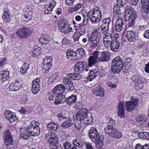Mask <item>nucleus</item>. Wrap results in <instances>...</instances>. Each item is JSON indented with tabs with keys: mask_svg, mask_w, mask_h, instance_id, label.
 I'll use <instances>...</instances> for the list:
<instances>
[{
	"mask_svg": "<svg viewBox=\"0 0 149 149\" xmlns=\"http://www.w3.org/2000/svg\"><path fill=\"white\" fill-rule=\"evenodd\" d=\"M69 77H65L63 79V82L65 84L66 89L69 91H72L75 89V86L73 82L70 79L73 80H79L82 78V76L78 73H71L68 74Z\"/></svg>",
	"mask_w": 149,
	"mask_h": 149,
	"instance_id": "obj_1",
	"label": "nucleus"
},
{
	"mask_svg": "<svg viewBox=\"0 0 149 149\" xmlns=\"http://www.w3.org/2000/svg\"><path fill=\"white\" fill-rule=\"evenodd\" d=\"M76 118L80 119L82 122L85 125L91 124L93 121L92 114L88 110L84 109L79 110L76 116Z\"/></svg>",
	"mask_w": 149,
	"mask_h": 149,
	"instance_id": "obj_2",
	"label": "nucleus"
},
{
	"mask_svg": "<svg viewBox=\"0 0 149 149\" xmlns=\"http://www.w3.org/2000/svg\"><path fill=\"white\" fill-rule=\"evenodd\" d=\"M87 15L89 17L91 22L93 24L98 23L102 18V12L100 8L95 6L90 10Z\"/></svg>",
	"mask_w": 149,
	"mask_h": 149,
	"instance_id": "obj_3",
	"label": "nucleus"
},
{
	"mask_svg": "<svg viewBox=\"0 0 149 149\" xmlns=\"http://www.w3.org/2000/svg\"><path fill=\"white\" fill-rule=\"evenodd\" d=\"M124 61L119 56H118L112 60L111 70L114 74H119L122 70Z\"/></svg>",
	"mask_w": 149,
	"mask_h": 149,
	"instance_id": "obj_4",
	"label": "nucleus"
},
{
	"mask_svg": "<svg viewBox=\"0 0 149 149\" xmlns=\"http://www.w3.org/2000/svg\"><path fill=\"white\" fill-rule=\"evenodd\" d=\"M125 10V20L128 21L127 24L128 27H132L135 24V20L137 15L135 12H133L130 7L127 6Z\"/></svg>",
	"mask_w": 149,
	"mask_h": 149,
	"instance_id": "obj_5",
	"label": "nucleus"
},
{
	"mask_svg": "<svg viewBox=\"0 0 149 149\" xmlns=\"http://www.w3.org/2000/svg\"><path fill=\"white\" fill-rule=\"evenodd\" d=\"M28 130L30 134L33 136H36L40 135V129L39 123L35 121L31 122L30 125L28 126Z\"/></svg>",
	"mask_w": 149,
	"mask_h": 149,
	"instance_id": "obj_6",
	"label": "nucleus"
},
{
	"mask_svg": "<svg viewBox=\"0 0 149 149\" xmlns=\"http://www.w3.org/2000/svg\"><path fill=\"white\" fill-rule=\"evenodd\" d=\"M104 131L106 133L114 139H119L122 137V134L121 132L112 125L107 126L104 128Z\"/></svg>",
	"mask_w": 149,
	"mask_h": 149,
	"instance_id": "obj_7",
	"label": "nucleus"
},
{
	"mask_svg": "<svg viewBox=\"0 0 149 149\" xmlns=\"http://www.w3.org/2000/svg\"><path fill=\"white\" fill-rule=\"evenodd\" d=\"M67 58L70 60L76 59L77 54H79L81 57L85 56V53L84 49L82 48H80L76 52H74L72 49H69L67 50Z\"/></svg>",
	"mask_w": 149,
	"mask_h": 149,
	"instance_id": "obj_8",
	"label": "nucleus"
},
{
	"mask_svg": "<svg viewBox=\"0 0 149 149\" xmlns=\"http://www.w3.org/2000/svg\"><path fill=\"white\" fill-rule=\"evenodd\" d=\"M15 33L19 38L25 39L31 34L32 31L29 28L23 27L18 29L16 31Z\"/></svg>",
	"mask_w": 149,
	"mask_h": 149,
	"instance_id": "obj_9",
	"label": "nucleus"
},
{
	"mask_svg": "<svg viewBox=\"0 0 149 149\" xmlns=\"http://www.w3.org/2000/svg\"><path fill=\"white\" fill-rule=\"evenodd\" d=\"M46 140L53 146H54L58 142L59 139L58 136L55 133L49 132L45 135Z\"/></svg>",
	"mask_w": 149,
	"mask_h": 149,
	"instance_id": "obj_10",
	"label": "nucleus"
},
{
	"mask_svg": "<svg viewBox=\"0 0 149 149\" xmlns=\"http://www.w3.org/2000/svg\"><path fill=\"white\" fill-rule=\"evenodd\" d=\"M49 3L45 2L40 4V5L45 7L44 13L46 14H51L54 7L56 6L57 2L55 0H50Z\"/></svg>",
	"mask_w": 149,
	"mask_h": 149,
	"instance_id": "obj_11",
	"label": "nucleus"
},
{
	"mask_svg": "<svg viewBox=\"0 0 149 149\" xmlns=\"http://www.w3.org/2000/svg\"><path fill=\"white\" fill-rule=\"evenodd\" d=\"M3 138H4V143L7 146H10L11 149L14 148L15 146L13 145V139L9 131L7 130L4 132L3 134Z\"/></svg>",
	"mask_w": 149,
	"mask_h": 149,
	"instance_id": "obj_12",
	"label": "nucleus"
},
{
	"mask_svg": "<svg viewBox=\"0 0 149 149\" xmlns=\"http://www.w3.org/2000/svg\"><path fill=\"white\" fill-rule=\"evenodd\" d=\"M59 30L61 31L64 33L67 29L68 26L69 25L68 21L65 18L62 17L58 20H56Z\"/></svg>",
	"mask_w": 149,
	"mask_h": 149,
	"instance_id": "obj_13",
	"label": "nucleus"
},
{
	"mask_svg": "<svg viewBox=\"0 0 149 149\" xmlns=\"http://www.w3.org/2000/svg\"><path fill=\"white\" fill-rule=\"evenodd\" d=\"M4 113L6 119L10 123L17 121V117L14 113L9 110H6L4 111Z\"/></svg>",
	"mask_w": 149,
	"mask_h": 149,
	"instance_id": "obj_14",
	"label": "nucleus"
},
{
	"mask_svg": "<svg viewBox=\"0 0 149 149\" xmlns=\"http://www.w3.org/2000/svg\"><path fill=\"white\" fill-rule=\"evenodd\" d=\"M138 102V100L137 99H133L132 101H126L125 103L126 111L131 112L134 110Z\"/></svg>",
	"mask_w": 149,
	"mask_h": 149,
	"instance_id": "obj_15",
	"label": "nucleus"
},
{
	"mask_svg": "<svg viewBox=\"0 0 149 149\" xmlns=\"http://www.w3.org/2000/svg\"><path fill=\"white\" fill-rule=\"evenodd\" d=\"M103 34V44L106 46L111 45L113 41V35L112 33L106 32L102 33Z\"/></svg>",
	"mask_w": 149,
	"mask_h": 149,
	"instance_id": "obj_16",
	"label": "nucleus"
},
{
	"mask_svg": "<svg viewBox=\"0 0 149 149\" xmlns=\"http://www.w3.org/2000/svg\"><path fill=\"white\" fill-rule=\"evenodd\" d=\"M126 38L127 42L128 43H133L136 40V34L134 31H128L126 34Z\"/></svg>",
	"mask_w": 149,
	"mask_h": 149,
	"instance_id": "obj_17",
	"label": "nucleus"
},
{
	"mask_svg": "<svg viewBox=\"0 0 149 149\" xmlns=\"http://www.w3.org/2000/svg\"><path fill=\"white\" fill-rule=\"evenodd\" d=\"M111 22V19L108 18L103 20L102 23L100 26L102 33L109 32V25Z\"/></svg>",
	"mask_w": 149,
	"mask_h": 149,
	"instance_id": "obj_18",
	"label": "nucleus"
},
{
	"mask_svg": "<svg viewBox=\"0 0 149 149\" xmlns=\"http://www.w3.org/2000/svg\"><path fill=\"white\" fill-rule=\"evenodd\" d=\"M89 135L91 141H93L94 139H98L100 137L97 128L94 127H91L89 131Z\"/></svg>",
	"mask_w": 149,
	"mask_h": 149,
	"instance_id": "obj_19",
	"label": "nucleus"
},
{
	"mask_svg": "<svg viewBox=\"0 0 149 149\" xmlns=\"http://www.w3.org/2000/svg\"><path fill=\"white\" fill-rule=\"evenodd\" d=\"M40 81L39 79H36L35 81L32 82V92L33 94H36L40 91Z\"/></svg>",
	"mask_w": 149,
	"mask_h": 149,
	"instance_id": "obj_20",
	"label": "nucleus"
},
{
	"mask_svg": "<svg viewBox=\"0 0 149 149\" xmlns=\"http://www.w3.org/2000/svg\"><path fill=\"white\" fill-rule=\"evenodd\" d=\"M86 63L84 61L78 62L74 65V72L82 73L84 70V64H86Z\"/></svg>",
	"mask_w": 149,
	"mask_h": 149,
	"instance_id": "obj_21",
	"label": "nucleus"
},
{
	"mask_svg": "<svg viewBox=\"0 0 149 149\" xmlns=\"http://www.w3.org/2000/svg\"><path fill=\"white\" fill-rule=\"evenodd\" d=\"M53 90L55 95H61L65 92V87L63 84H59L56 86Z\"/></svg>",
	"mask_w": 149,
	"mask_h": 149,
	"instance_id": "obj_22",
	"label": "nucleus"
},
{
	"mask_svg": "<svg viewBox=\"0 0 149 149\" xmlns=\"http://www.w3.org/2000/svg\"><path fill=\"white\" fill-rule=\"evenodd\" d=\"M3 13L2 15V18L3 22L6 23L9 22L10 21L11 14L9 9L5 8H3Z\"/></svg>",
	"mask_w": 149,
	"mask_h": 149,
	"instance_id": "obj_23",
	"label": "nucleus"
},
{
	"mask_svg": "<svg viewBox=\"0 0 149 149\" xmlns=\"http://www.w3.org/2000/svg\"><path fill=\"white\" fill-rule=\"evenodd\" d=\"M92 92L93 94L95 95L100 97L103 96L104 94V89L100 86L94 88L92 90Z\"/></svg>",
	"mask_w": 149,
	"mask_h": 149,
	"instance_id": "obj_24",
	"label": "nucleus"
},
{
	"mask_svg": "<svg viewBox=\"0 0 149 149\" xmlns=\"http://www.w3.org/2000/svg\"><path fill=\"white\" fill-rule=\"evenodd\" d=\"M20 135L22 138L25 139H28L30 136V133L29 132L28 130V127L26 128H21L19 130Z\"/></svg>",
	"mask_w": 149,
	"mask_h": 149,
	"instance_id": "obj_25",
	"label": "nucleus"
},
{
	"mask_svg": "<svg viewBox=\"0 0 149 149\" xmlns=\"http://www.w3.org/2000/svg\"><path fill=\"white\" fill-rule=\"evenodd\" d=\"M118 116L121 118H124L125 117L124 112V103L122 102H119L118 105Z\"/></svg>",
	"mask_w": 149,
	"mask_h": 149,
	"instance_id": "obj_26",
	"label": "nucleus"
},
{
	"mask_svg": "<svg viewBox=\"0 0 149 149\" xmlns=\"http://www.w3.org/2000/svg\"><path fill=\"white\" fill-rule=\"evenodd\" d=\"M99 58L98 62H107L108 61L110 58L109 54L107 52H102Z\"/></svg>",
	"mask_w": 149,
	"mask_h": 149,
	"instance_id": "obj_27",
	"label": "nucleus"
},
{
	"mask_svg": "<svg viewBox=\"0 0 149 149\" xmlns=\"http://www.w3.org/2000/svg\"><path fill=\"white\" fill-rule=\"evenodd\" d=\"M124 22L123 19L119 18L116 21L115 25V29L118 32H120L123 28Z\"/></svg>",
	"mask_w": 149,
	"mask_h": 149,
	"instance_id": "obj_28",
	"label": "nucleus"
},
{
	"mask_svg": "<svg viewBox=\"0 0 149 149\" xmlns=\"http://www.w3.org/2000/svg\"><path fill=\"white\" fill-rule=\"evenodd\" d=\"M21 86V82L19 81H16L15 83L10 84L8 89L9 91H15L19 89Z\"/></svg>",
	"mask_w": 149,
	"mask_h": 149,
	"instance_id": "obj_29",
	"label": "nucleus"
},
{
	"mask_svg": "<svg viewBox=\"0 0 149 149\" xmlns=\"http://www.w3.org/2000/svg\"><path fill=\"white\" fill-rule=\"evenodd\" d=\"M52 57L51 56H47L43 60V66L47 67L48 69H50L52 65Z\"/></svg>",
	"mask_w": 149,
	"mask_h": 149,
	"instance_id": "obj_30",
	"label": "nucleus"
},
{
	"mask_svg": "<svg viewBox=\"0 0 149 149\" xmlns=\"http://www.w3.org/2000/svg\"><path fill=\"white\" fill-rule=\"evenodd\" d=\"M88 43L90 44V47L93 48H95L97 47L101 40L98 39L88 37Z\"/></svg>",
	"mask_w": 149,
	"mask_h": 149,
	"instance_id": "obj_31",
	"label": "nucleus"
},
{
	"mask_svg": "<svg viewBox=\"0 0 149 149\" xmlns=\"http://www.w3.org/2000/svg\"><path fill=\"white\" fill-rule=\"evenodd\" d=\"M88 37L101 40V33L100 31L99 28H97L94 29L91 35Z\"/></svg>",
	"mask_w": 149,
	"mask_h": 149,
	"instance_id": "obj_32",
	"label": "nucleus"
},
{
	"mask_svg": "<svg viewBox=\"0 0 149 149\" xmlns=\"http://www.w3.org/2000/svg\"><path fill=\"white\" fill-rule=\"evenodd\" d=\"M147 119L146 117L143 115H140L136 119V121L142 126H146L147 124Z\"/></svg>",
	"mask_w": 149,
	"mask_h": 149,
	"instance_id": "obj_33",
	"label": "nucleus"
},
{
	"mask_svg": "<svg viewBox=\"0 0 149 149\" xmlns=\"http://www.w3.org/2000/svg\"><path fill=\"white\" fill-rule=\"evenodd\" d=\"M56 116L58 119L61 121L70 118L67 112L65 111H63L58 113Z\"/></svg>",
	"mask_w": 149,
	"mask_h": 149,
	"instance_id": "obj_34",
	"label": "nucleus"
},
{
	"mask_svg": "<svg viewBox=\"0 0 149 149\" xmlns=\"http://www.w3.org/2000/svg\"><path fill=\"white\" fill-rule=\"evenodd\" d=\"M48 129L50 131L56 132L60 128L58 125L54 122L49 123L47 126Z\"/></svg>",
	"mask_w": 149,
	"mask_h": 149,
	"instance_id": "obj_35",
	"label": "nucleus"
},
{
	"mask_svg": "<svg viewBox=\"0 0 149 149\" xmlns=\"http://www.w3.org/2000/svg\"><path fill=\"white\" fill-rule=\"evenodd\" d=\"M77 100L76 95L74 94H72L66 98V103L69 105L72 106L76 102Z\"/></svg>",
	"mask_w": 149,
	"mask_h": 149,
	"instance_id": "obj_36",
	"label": "nucleus"
},
{
	"mask_svg": "<svg viewBox=\"0 0 149 149\" xmlns=\"http://www.w3.org/2000/svg\"><path fill=\"white\" fill-rule=\"evenodd\" d=\"M142 7L146 13L149 12V2L148 0H141Z\"/></svg>",
	"mask_w": 149,
	"mask_h": 149,
	"instance_id": "obj_37",
	"label": "nucleus"
},
{
	"mask_svg": "<svg viewBox=\"0 0 149 149\" xmlns=\"http://www.w3.org/2000/svg\"><path fill=\"white\" fill-rule=\"evenodd\" d=\"M18 111L22 115H24V116L22 117V118L23 120H25V118L26 119H28L30 117L31 115V113L28 111L26 110L23 107H21V108L18 110Z\"/></svg>",
	"mask_w": 149,
	"mask_h": 149,
	"instance_id": "obj_38",
	"label": "nucleus"
},
{
	"mask_svg": "<svg viewBox=\"0 0 149 149\" xmlns=\"http://www.w3.org/2000/svg\"><path fill=\"white\" fill-rule=\"evenodd\" d=\"M9 73L8 71H2L0 73V78L3 82L9 79Z\"/></svg>",
	"mask_w": 149,
	"mask_h": 149,
	"instance_id": "obj_39",
	"label": "nucleus"
},
{
	"mask_svg": "<svg viewBox=\"0 0 149 149\" xmlns=\"http://www.w3.org/2000/svg\"><path fill=\"white\" fill-rule=\"evenodd\" d=\"M111 47V49L114 52H116L118 50L120 46L119 40H113V41L109 45Z\"/></svg>",
	"mask_w": 149,
	"mask_h": 149,
	"instance_id": "obj_40",
	"label": "nucleus"
},
{
	"mask_svg": "<svg viewBox=\"0 0 149 149\" xmlns=\"http://www.w3.org/2000/svg\"><path fill=\"white\" fill-rule=\"evenodd\" d=\"M49 40V37L46 34L41 36L40 38V42L41 44L44 45L48 43Z\"/></svg>",
	"mask_w": 149,
	"mask_h": 149,
	"instance_id": "obj_41",
	"label": "nucleus"
},
{
	"mask_svg": "<svg viewBox=\"0 0 149 149\" xmlns=\"http://www.w3.org/2000/svg\"><path fill=\"white\" fill-rule=\"evenodd\" d=\"M29 67V65L28 64L26 63L23 64L20 68V73L23 75L27 73Z\"/></svg>",
	"mask_w": 149,
	"mask_h": 149,
	"instance_id": "obj_42",
	"label": "nucleus"
},
{
	"mask_svg": "<svg viewBox=\"0 0 149 149\" xmlns=\"http://www.w3.org/2000/svg\"><path fill=\"white\" fill-rule=\"evenodd\" d=\"M65 121L61 125V127L64 128H67L72 125L73 123L70 118L64 120Z\"/></svg>",
	"mask_w": 149,
	"mask_h": 149,
	"instance_id": "obj_43",
	"label": "nucleus"
},
{
	"mask_svg": "<svg viewBox=\"0 0 149 149\" xmlns=\"http://www.w3.org/2000/svg\"><path fill=\"white\" fill-rule=\"evenodd\" d=\"M97 60L92 57V56H90L88 60V67H91L94 65L97 62Z\"/></svg>",
	"mask_w": 149,
	"mask_h": 149,
	"instance_id": "obj_44",
	"label": "nucleus"
},
{
	"mask_svg": "<svg viewBox=\"0 0 149 149\" xmlns=\"http://www.w3.org/2000/svg\"><path fill=\"white\" fill-rule=\"evenodd\" d=\"M94 141L93 140H92V141L93 142L95 143L96 148H99L102 147L103 142H102V139L100 137L98 139H94Z\"/></svg>",
	"mask_w": 149,
	"mask_h": 149,
	"instance_id": "obj_45",
	"label": "nucleus"
},
{
	"mask_svg": "<svg viewBox=\"0 0 149 149\" xmlns=\"http://www.w3.org/2000/svg\"><path fill=\"white\" fill-rule=\"evenodd\" d=\"M139 137L141 138L149 140V133L145 132H141L138 134Z\"/></svg>",
	"mask_w": 149,
	"mask_h": 149,
	"instance_id": "obj_46",
	"label": "nucleus"
},
{
	"mask_svg": "<svg viewBox=\"0 0 149 149\" xmlns=\"http://www.w3.org/2000/svg\"><path fill=\"white\" fill-rule=\"evenodd\" d=\"M41 49L40 47L35 49L32 53V55L33 57H37L41 53Z\"/></svg>",
	"mask_w": 149,
	"mask_h": 149,
	"instance_id": "obj_47",
	"label": "nucleus"
},
{
	"mask_svg": "<svg viewBox=\"0 0 149 149\" xmlns=\"http://www.w3.org/2000/svg\"><path fill=\"white\" fill-rule=\"evenodd\" d=\"M79 33L81 36L84 35L86 33L85 26L83 24L81 25L78 29Z\"/></svg>",
	"mask_w": 149,
	"mask_h": 149,
	"instance_id": "obj_48",
	"label": "nucleus"
},
{
	"mask_svg": "<svg viewBox=\"0 0 149 149\" xmlns=\"http://www.w3.org/2000/svg\"><path fill=\"white\" fill-rule=\"evenodd\" d=\"M77 120H76V119H75V121L74 122L75 127L77 130H79L81 127V122L80 119H78L76 118Z\"/></svg>",
	"mask_w": 149,
	"mask_h": 149,
	"instance_id": "obj_49",
	"label": "nucleus"
},
{
	"mask_svg": "<svg viewBox=\"0 0 149 149\" xmlns=\"http://www.w3.org/2000/svg\"><path fill=\"white\" fill-rule=\"evenodd\" d=\"M97 72L95 73L93 70H90L88 79H89L90 78V80L92 81L97 75Z\"/></svg>",
	"mask_w": 149,
	"mask_h": 149,
	"instance_id": "obj_50",
	"label": "nucleus"
},
{
	"mask_svg": "<svg viewBox=\"0 0 149 149\" xmlns=\"http://www.w3.org/2000/svg\"><path fill=\"white\" fill-rule=\"evenodd\" d=\"M23 16L27 22L30 20L32 18V15L30 12H26V13H25L24 14Z\"/></svg>",
	"mask_w": 149,
	"mask_h": 149,
	"instance_id": "obj_51",
	"label": "nucleus"
},
{
	"mask_svg": "<svg viewBox=\"0 0 149 149\" xmlns=\"http://www.w3.org/2000/svg\"><path fill=\"white\" fill-rule=\"evenodd\" d=\"M102 52L96 50L93 53V55L92 56L94 58H95L98 61V60L101 55Z\"/></svg>",
	"mask_w": 149,
	"mask_h": 149,
	"instance_id": "obj_52",
	"label": "nucleus"
},
{
	"mask_svg": "<svg viewBox=\"0 0 149 149\" xmlns=\"http://www.w3.org/2000/svg\"><path fill=\"white\" fill-rule=\"evenodd\" d=\"M113 10L115 14L121 15L122 14L120 7L118 5L114 6L113 7Z\"/></svg>",
	"mask_w": 149,
	"mask_h": 149,
	"instance_id": "obj_53",
	"label": "nucleus"
},
{
	"mask_svg": "<svg viewBox=\"0 0 149 149\" xmlns=\"http://www.w3.org/2000/svg\"><path fill=\"white\" fill-rule=\"evenodd\" d=\"M72 142L74 146H76L79 148H81L83 146L82 143L80 142L77 139L73 140Z\"/></svg>",
	"mask_w": 149,
	"mask_h": 149,
	"instance_id": "obj_54",
	"label": "nucleus"
},
{
	"mask_svg": "<svg viewBox=\"0 0 149 149\" xmlns=\"http://www.w3.org/2000/svg\"><path fill=\"white\" fill-rule=\"evenodd\" d=\"M82 4L80 3H78L74 7L72 8V11L77 12L82 7Z\"/></svg>",
	"mask_w": 149,
	"mask_h": 149,
	"instance_id": "obj_55",
	"label": "nucleus"
},
{
	"mask_svg": "<svg viewBox=\"0 0 149 149\" xmlns=\"http://www.w3.org/2000/svg\"><path fill=\"white\" fill-rule=\"evenodd\" d=\"M81 36L79 33L78 32H75L73 36L74 41L75 42L78 41Z\"/></svg>",
	"mask_w": 149,
	"mask_h": 149,
	"instance_id": "obj_56",
	"label": "nucleus"
},
{
	"mask_svg": "<svg viewBox=\"0 0 149 149\" xmlns=\"http://www.w3.org/2000/svg\"><path fill=\"white\" fill-rule=\"evenodd\" d=\"M63 145L65 149H71L72 145L70 142L65 141L63 143Z\"/></svg>",
	"mask_w": 149,
	"mask_h": 149,
	"instance_id": "obj_57",
	"label": "nucleus"
},
{
	"mask_svg": "<svg viewBox=\"0 0 149 149\" xmlns=\"http://www.w3.org/2000/svg\"><path fill=\"white\" fill-rule=\"evenodd\" d=\"M56 95L53 92V91L52 92H50L48 93V96L49 100L50 101H52L53 100V99Z\"/></svg>",
	"mask_w": 149,
	"mask_h": 149,
	"instance_id": "obj_58",
	"label": "nucleus"
},
{
	"mask_svg": "<svg viewBox=\"0 0 149 149\" xmlns=\"http://www.w3.org/2000/svg\"><path fill=\"white\" fill-rule=\"evenodd\" d=\"M87 149H95L91 144L89 142H84Z\"/></svg>",
	"mask_w": 149,
	"mask_h": 149,
	"instance_id": "obj_59",
	"label": "nucleus"
},
{
	"mask_svg": "<svg viewBox=\"0 0 149 149\" xmlns=\"http://www.w3.org/2000/svg\"><path fill=\"white\" fill-rule=\"evenodd\" d=\"M125 69L126 70H130L132 68V63L124 62V65Z\"/></svg>",
	"mask_w": 149,
	"mask_h": 149,
	"instance_id": "obj_60",
	"label": "nucleus"
},
{
	"mask_svg": "<svg viewBox=\"0 0 149 149\" xmlns=\"http://www.w3.org/2000/svg\"><path fill=\"white\" fill-rule=\"evenodd\" d=\"M82 105L81 101L77 102L75 105V107L76 109H80L82 107Z\"/></svg>",
	"mask_w": 149,
	"mask_h": 149,
	"instance_id": "obj_61",
	"label": "nucleus"
},
{
	"mask_svg": "<svg viewBox=\"0 0 149 149\" xmlns=\"http://www.w3.org/2000/svg\"><path fill=\"white\" fill-rule=\"evenodd\" d=\"M59 95V96H58L59 98V99L60 101H61V103H63L65 101L66 102V98H65V95H64L62 96L61 95Z\"/></svg>",
	"mask_w": 149,
	"mask_h": 149,
	"instance_id": "obj_62",
	"label": "nucleus"
},
{
	"mask_svg": "<svg viewBox=\"0 0 149 149\" xmlns=\"http://www.w3.org/2000/svg\"><path fill=\"white\" fill-rule=\"evenodd\" d=\"M144 45V42L142 41L139 42L138 43L137 46V48L138 49H142L143 47V46Z\"/></svg>",
	"mask_w": 149,
	"mask_h": 149,
	"instance_id": "obj_63",
	"label": "nucleus"
},
{
	"mask_svg": "<svg viewBox=\"0 0 149 149\" xmlns=\"http://www.w3.org/2000/svg\"><path fill=\"white\" fill-rule=\"evenodd\" d=\"M108 123V125L107 126L110 125H112L113 127V126L114 125L116 124V121L113 120L112 118H110L109 120Z\"/></svg>",
	"mask_w": 149,
	"mask_h": 149,
	"instance_id": "obj_64",
	"label": "nucleus"
}]
</instances>
